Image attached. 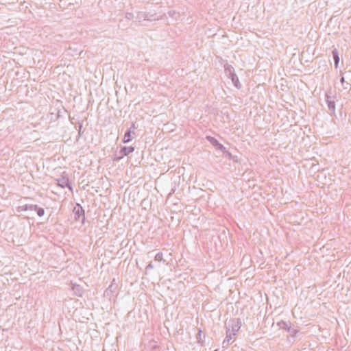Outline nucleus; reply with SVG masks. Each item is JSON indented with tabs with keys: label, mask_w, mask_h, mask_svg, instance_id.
Segmentation results:
<instances>
[{
	"label": "nucleus",
	"mask_w": 351,
	"mask_h": 351,
	"mask_svg": "<svg viewBox=\"0 0 351 351\" xmlns=\"http://www.w3.org/2000/svg\"><path fill=\"white\" fill-rule=\"evenodd\" d=\"M82 127V125L80 123H78L77 128H78V130H79V134H78L79 136L81 135L80 131H81Z\"/></svg>",
	"instance_id": "nucleus-24"
},
{
	"label": "nucleus",
	"mask_w": 351,
	"mask_h": 351,
	"mask_svg": "<svg viewBox=\"0 0 351 351\" xmlns=\"http://www.w3.org/2000/svg\"><path fill=\"white\" fill-rule=\"evenodd\" d=\"M168 14L170 17L175 19L176 20H177L178 16H179V14L174 10H169L168 12Z\"/></svg>",
	"instance_id": "nucleus-18"
},
{
	"label": "nucleus",
	"mask_w": 351,
	"mask_h": 351,
	"mask_svg": "<svg viewBox=\"0 0 351 351\" xmlns=\"http://www.w3.org/2000/svg\"><path fill=\"white\" fill-rule=\"evenodd\" d=\"M154 268V265L152 263H150L147 267H146V270H148V269H152Z\"/></svg>",
	"instance_id": "nucleus-23"
},
{
	"label": "nucleus",
	"mask_w": 351,
	"mask_h": 351,
	"mask_svg": "<svg viewBox=\"0 0 351 351\" xmlns=\"http://www.w3.org/2000/svg\"><path fill=\"white\" fill-rule=\"evenodd\" d=\"M72 215L75 221H79L82 224L85 221V213L82 206L77 203L73 208Z\"/></svg>",
	"instance_id": "nucleus-1"
},
{
	"label": "nucleus",
	"mask_w": 351,
	"mask_h": 351,
	"mask_svg": "<svg viewBox=\"0 0 351 351\" xmlns=\"http://www.w3.org/2000/svg\"><path fill=\"white\" fill-rule=\"evenodd\" d=\"M155 261H159V262H165V260L163 259V254L162 252H158L155 255L154 257Z\"/></svg>",
	"instance_id": "nucleus-17"
},
{
	"label": "nucleus",
	"mask_w": 351,
	"mask_h": 351,
	"mask_svg": "<svg viewBox=\"0 0 351 351\" xmlns=\"http://www.w3.org/2000/svg\"><path fill=\"white\" fill-rule=\"evenodd\" d=\"M236 335L235 333H232L230 332V329L228 327H226V341H227V343H229V341L233 338V337H234Z\"/></svg>",
	"instance_id": "nucleus-15"
},
{
	"label": "nucleus",
	"mask_w": 351,
	"mask_h": 351,
	"mask_svg": "<svg viewBox=\"0 0 351 351\" xmlns=\"http://www.w3.org/2000/svg\"><path fill=\"white\" fill-rule=\"evenodd\" d=\"M70 66H71L70 65H67L66 68L69 69Z\"/></svg>",
	"instance_id": "nucleus-32"
},
{
	"label": "nucleus",
	"mask_w": 351,
	"mask_h": 351,
	"mask_svg": "<svg viewBox=\"0 0 351 351\" xmlns=\"http://www.w3.org/2000/svg\"><path fill=\"white\" fill-rule=\"evenodd\" d=\"M72 291L73 293L76 295H82V289L80 285H72Z\"/></svg>",
	"instance_id": "nucleus-12"
},
{
	"label": "nucleus",
	"mask_w": 351,
	"mask_h": 351,
	"mask_svg": "<svg viewBox=\"0 0 351 351\" xmlns=\"http://www.w3.org/2000/svg\"><path fill=\"white\" fill-rule=\"evenodd\" d=\"M287 332L289 333V335L292 337H295L296 336L297 333L298 332V330L295 328L291 327V326L290 328H288Z\"/></svg>",
	"instance_id": "nucleus-16"
},
{
	"label": "nucleus",
	"mask_w": 351,
	"mask_h": 351,
	"mask_svg": "<svg viewBox=\"0 0 351 351\" xmlns=\"http://www.w3.org/2000/svg\"><path fill=\"white\" fill-rule=\"evenodd\" d=\"M135 136V132L131 130H127L125 132L124 137L123 139V143H130Z\"/></svg>",
	"instance_id": "nucleus-5"
},
{
	"label": "nucleus",
	"mask_w": 351,
	"mask_h": 351,
	"mask_svg": "<svg viewBox=\"0 0 351 351\" xmlns=\"http://www.w3.org/2000/svg\"><path fill=\"white\" fill-rule=\"evenodd\" d=\"M69 121H71V123L72 124H74V122H73V119H74L71 118V117H70V116L69 117Z\"/></svg>",
	"instance_id": "nucleus-28"
},
{
	"label": "nucleus",
	"mask_w": 351,
	"mask_h": 351,
	"mask_svg": "<svg viewBox=\"0 0 351 351\" xmlns=\"http://www.w3.org/2000/svg\"><path fill=\"white\" fill-rule=\"evenodd\" d=\"M81 53V51L76 49V48H72L71 46L67 48V56H74L75 55H80Z\"/></svg>",
	"instance_id": "nucleus-10"
},
{
	"label": "nucleus",
	"mask_w": 351,
	"mask_h": 351,
	"mask_svg": "<svg viewBox=\"0 0 351 351\" xmlns=\"http://www.w3.org/2000/svg\"><path fill=\"white\" fill-rule=\"evenodd\" d=\"M201 332H202V331H201V330H199V332H198V335H199V336H200V335H201Z\"/></svg>",
	"instance_id": "nucleus-31"
},
{
	"label": "nucleus",
	"mask_w": 351,
	"mask_h": 351,
	"mask_svg": "<svg viewBox=\"0 0 351 351\" xmlns=\"http://www.w3.org/2000/svg\"><path fill=\"white\" fill-rule=\"evenodd\" d=\"M134 151V147L130 146V147H123L121 149V154H122V156H128L130 154L132 153Z\"/></svg>",
	"instance_id": "nucleus-7"
},
{
	"label": "nucleus",
	"mask_w": 351,
	"mask_h": 351,
	"mask_svg": "<svg viewBox=\"0 0 351 351\" xmlns=\"http://www.w3.org/2000/svg\"><path fill=\"white\" fill-rule=\"evenodd\" d=\"M332 58H333L334 63H335V68H337L339 66V52L336 49H335L332 51Z\"/></svg>",
	"instance_id": "nucleus-9"
},
{
	"label": "nucleus",
	"mask_w": 351,
	"mask_h": 351,
	"mask_svg": "<svg viewBox=\"0 0 351 351\" xmlns=\"http://www.w3.org/2000/svg\"><path fill=\"white\" fill-rule=\"evenodd\" d=\"M66 186H67V189H69L70 191H73V189L72 187L71 186V185L69 184V180H67V184H66Z\"/></svg>",
	"instance_id": "nucleus-26"
},
{
	"label": "nucleus",
	"mask_w": 351,
	"mask_h": 351,
	"mask_svg": "<svg viewBox=\"0 0 351 351\" xmlns=\"http://www.w3.org/2000/svg\"><path fill=\"white\" fill-rule=\"evenodd\" d=\"M326 101L328 106L329 110L331 114H335V102L334 99H332V97L329 96L328 94H326Z\"/></svg>",
	"instance_id": "nucleus-3"
},
{
	"label": "nucleus",
	"mask_w": 351,
	"mask_h": 351,
	"mask_svg": "<svg viewBox=\"0 0 351 351\" xmlns=\"http://www.w3.org/2000/svg\"><path fill=\"white\" fill-rule=\"evenodd\" d=\"M221 152H223V153L226 155V157H228L230 159L232 158L231 153L229 151H228L226 148L225 150H222Z\"/></svg>",
	"instance_id": "nucleus-19"
},
{
	"label": "nucleus",
	"mask_w": 351,
	"mask_h": 351,
	"mask_svg": "<svg viewBox=\"0 0 351 351\" xmlns=\"http://www.w3.org/2000/svg\"><path fill=\"white\" fill-rule=\"evenodd\" d=\"M277 325L280 327V328L288 330V328L291 326V323L282 320L278 322Z\"/></svg>",
	"instance_id": "nucleus-14"
},
{
	"label": "nucleus",
	"mask_w": 351,
	"mask_h": 351,
	"mask_svg": "<svg viewBox=\"0 0 351 351\" xmlns=\"http://www.w3.org/2000/svg\"><path fill=\"white\" fill-rule=\"evenodd\" d=\"M37 213L40 217H41L44 215L45 210L43 208H38Z\"/></svg>",
	"instance_id": "nucleus-21"
},
{
	"label": "nucleus",
	"mask_w": 351,
	"mask_h": 351,
	"mask_svg": "<svg viewBox=\"0 0 351 351\" xmlns=\"http://www.w3.org/2000/svg\"><path fill=\"white\" fill-rule=\"evenodd\" d=\"M136 129V127L135 125V123H132L130 128L128 130H131L134 132Z\"/></svg>",
	"instance_id": "nucleus-22"
},
{
	"label": "nucleus",
	"mask_w": 351,
	"mask_h": 351,
	"mask_svg": "<svg viewBox=\"0 0 351 351\" xmlns=\"http://www.w3.org/2000/svg\"><path fill=\"white\" fill-rule=\"evenodd\" d=\"M147 21H158L160 19H164L166 15L165 14H163L160 16H156V14L154 13V14H151L149 12H147Z\"/></svg>",
	"instance_id": "nucleus-6"
},
{
	"label": "nucleus",
	"mask_w": 351,
	"mask_h": 351,
	"mask_svg": "<svg viewBox=\"0 0 351 351\" xmlns=\"http://www.w3.org/2000/svg\"><path fill=\"white\" fill-rule=\"evenodd\" d=\"M112 289H113V285H110L108 287V288L107 289L106 292H108V291H112Z\"/></svg>",
	"instance_id": "nucleus-25"
},
{
	"label": "nucleus",
	"mask_w": 351,
	"mask_h": 351,
	"mask_svg": "<svg viewBox=\"0 0 351 351\" xmlns=\"http://www.w3.org/2000/svg\"><path fill=\"white\" fill-rule=\"evenodd\" d=\"M340 82L342 84V86H344V84H345V80H344V77H341V79H340Z\"/></svg>",
	"instance_id": "nucleus-27"
},
{
	"label": "nucleus",
	"mask_w": 351,
	"mask_h": 351,
	"mask_svg": "<svg viewBox=\"0 0 351 351\" xmlns=\"http://www.w3.org/2000/svg\"><path fill=\"white\" fill-rule=\"evenodd\" d=\"M348 84H348V82H347V83H346V84H344V86H343V88H345V89L348 88L347 85H348Z\"/></svg>",
	"instance_id": "nucleus-30"
},
{
	"label": "nucleus",
	"mask_w": 351,
	"mask_h": 351,
	"mask_svg": "<svg viewBox=\"0 0 351 351\" xmlns=\"http://www.w3.org/2000/svg\"><path fill=\"white\" fill-rule=\"evenodd\" d=\"M207 139L217 149L220 151L225 150V147L221 144L215 138L212 136H207Z\"/></svg>",
	"instance_id": "nucleus-4"
},
{
	"label": "nucleus",
	"mask_w": 351,
	"mask_h": 351,
	"mask_svg": "<svg viewBox=\"0 0 351 351\" xmlns=\"http://www.w3.org/2000/svg\"><path fill=\"white\" fill-rule=\"evenodd\" d=\"M125 18L128 20H131L134 18V14L132 13L128 12L125 14Z\"/></svg>",
	"instance_id": "nucleus-20"
},
{
	"label": "nucleus",
	"mask_w": 351,
	"mask_h": 351,
	"mask_svg": "<svg viewBox=\"0 0 351 351\" xmlns=\"http://www.w3.org/2000/svg\"><path fill=\"white\" fill-rule=\"evenodd\" d=\"M241 324L239 319L231 320L226 327L230 329V332L237 334L241 328Z\"/></svg>",
	"instance_id": "nucleus-2"
},
{
	"label": "nucleus",
	"mask_w": 351,
	"mask_h": 351,
	"mask_svg": "<svg viewBox=\"0 0 351 351\" xmlns=\"http://www.w3.org/2000/svg\"><path fill=\"white\" fill-rule=\"evenodd\" d=\"M229 78L231 79L234 86L236 88H241V84L239 82V77L237 75V74L233 75L232 76L230 77Z\"/></svg>",
	"instance_id": "nucleus-13"
},
{
	"label": "nucleus",
	"mask_w": 351,
	"mask_h": 351,
	"mask_svg": "<svg viewBox=\"0 0 351 351\" xmlns=\"http://www.w3.org/2000/svg\"><path fill=\"white\" fill-rule=\"evenodd\" d=\"M225 344H228L227 343V341H226V339H225L223 341V346L224 347L225 346Z\"/></svg>",
	"instance_id": "nucleus-29"
},
{
	"label": "nucleus",
	"mask_w": 351,
	"mask_h": 351,
	"mask_svg": "<svg viewBox=\"0 0 351 351\" xmlns=\"http://www.w3.org/2000/svg\"><path fill=\"white\" fill-rule=\"evenodd\" d=\"M224 69H225L226 74L228 76V77L236 74L234 73V69L233 68L232 66H231L230 64H226L224 66Z\"/></svg>",
	"instance_id": "nucleus-8"
},
{
	"label": "nucleus",
	"mask_w": 351,
	"mask_h": 351,
	"mask_svg": "<svg viewBox=\"0 0 351 351\" xmlns=\"http://www.w3.org/2000/svg\"><path fill=\"white\" fill-rule=\"evenodd\" d=\"M147 12H138L136 16V19L140 22L147 21Z\"/></svg>",
	"instance_id": "nucleus-11"
}]
</instances>
